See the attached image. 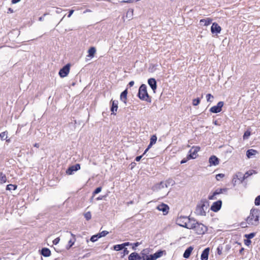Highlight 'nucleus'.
<instances>
[{
    "label": "nucleus",
    "instance_id": "nucleus-1",
    "mask_svg": "<svg viewBox=\"0 0 260 260\" xmlns=\"http://www.w3.org/2000/svg\"><path fill=\"white\" fill-rule=\"evenodd\" d=\"M259 211L257 209L252 208L246 219V222L249 225H257L259 223Z\"/></svg>",
    "mask_w": 260,
    "mask_h": 260
},
{
    "label": "nucleus",
    "instance_id": "nucleus-2",
    "mask_svg": "<svg viewBox=\"0 0 260 260\" xmlns=\"http://www.w3.org/2000/svg\"><path fill=\"white\" fill-rule=\"evenodd\" d=\"M188 229H193L198 235L204 234L207 231V228L203 224L199 223L194 219H192L191 224L188 225Z\"/></svg>",
    "mask_w": 260,
    "mask_h": 260
},
{
    "label": "nucleus",
    "instance_id": "nucleus-3",
    "mask_svg": "<svg viewBox=\"0 0 260 260\" xmlns=\"http://www.w3.org/2000/svg\"><path fill=\"white\" fill-rule=\"evenodd\" d=\"M148 251L147 249H144L141 253L142 258H144L145 260H156L162 255V251H159L153 254L150 255L147 254Z\"/></svg>",
    "mask_w": 260,
    "mask_h": 260
},
{
    "label": "nucleus",
    "instance_id": "nucleus-4",
    "mask_svg": "<svg viewBox=\"0 0 260 260\" xmlns=\"http://www.w3.org/2000/svg\"><path fill=\"white\" fill-rule=\"evenodd\" d=\"M193 219L186 216H179L176 219V223L182 227L188 229V225L191 224Z\"/></svg>",
    "mask_w": 260,
    "mask_h": 260
},
{
    "label": "nucleus",
    "instance_id": "nucleus-5",
    "mask_svg": "<svg viewBox=\"0 0 260 260\" xmlns=\"http://www.w3.org/2000/svg\"><path fill=\"white\" fill-rule=\"evenodd\" d=\"M138 96L139 98L143 101L150 102L148 94L147 91L146 86L142 84L139 88Z\"/></svg>",
    "mask_w": 260,
    "mask_h": 260
},
{
    "label": "nucleus",
    "instance_id": "nucleus-6",
    "mask_svg": "<svg viewBox=\"0 0 260 260\" xmlns=\"http://www.w3.org/2000/svg\"><path fill=\"white\" fill-rule=\"evenodd\" d=\"M70 70V64H67L61 69L59 72V75L60 77L64 78L69 74Z\"/></svg>",
    "mask_w": 260,
    "mask_h": 260
},
{
    "label": "nucleus",
    "instance_id": "nucleus-7",
    "mask_svg": "<svg viewBox=\"0 0 260 260\" xmlns=\"http://www.w3.org/2000/svg\"><path fill=\"white\" fill-rule=\"evenodd\" d=\"M200 150V147L198 146L192 147L189 151L188 158L195 159L197 156V153Z\"/></svg>",
    "mask_w": 260,
    "mask_h": 260
},
{
    "label": "nucleus",
    "instance_id": "nucleus-8",
    "mask_svg": "<svg viewBox=\"0 0 260 260\" xmlns=\"http://www.w3.org/2000/svg\"><path fill=\"white\" fill-rule=\"evenodd\" d=\"M224 103L223 102H219L216 106H213L210 109V111L213 113L220 112L222 110Z\"/></svg>",
    "mask_w": 260,
    "mask_h": 260
},
{
    "label": "nucleus",
    "instance_id": "nucleus-9",
    "mask_svg": "<svg viewBox=\"0 0 260 260\" xmlns=\"http://www.w3.org/2000/svg\"><path fill=\"white\" fill-rule=\"evenodd\" d=\"M228 190V189L226 188H217L215 190V191L213 193V194L211 196H209L208 197V199L210 200H215V198L214 197L216 195L226 192Z\"/></svg>",
    "mask_w": 260,
    "mask_h": 260
},
{
    "label": "nucleus",
    "instance_id": "nucleus-10",
    "mask_svg": "<svg viewBox=\"0 0 260 260\" xmlns=\"http://www.w3.org/2000/svg\"><path fill=\"white\" fill-rule=\"evenodd\" d=\"M205 205L203 204H199L197 206L196 213L198 215L204 216L206 214V212L204 210Z\"/></svg>",
    "mask_w": 260,
    "mask_h": 260
},
{
    "label": "nucleus",
    "instance_id": "nucleus-11",
    "mask_svg": "<svg viewBox=\"0 0 260 260\" xmlns=\"http://www.w3.org/2000/svg\"><path fill=\"white\" fill-rule=\"evenodd\" d=\"M156 209L159 211H162L164 215H166L169 212V207L167 205L162 203L158 205Z\"/></svg>",
    "mask_w": 260,
    "mask_h": 260
},
{
    "label": "nucleus",
    "instance_id": "nucleus-12",
    "mask_svg": "<svg viewBox=\"0 0 260 260\" xmlns=\"http://www.w3.org/2000/svg\"><path fill=\"white\" fill-rule=\"evenodd\" d=\"M80 169L79 164H76L75 165L72 166L67 169L66 173L68 175H72L74 172L77 171Z\"/></svg>",
    "mask_w": 260,
    "mask_h": 260
},
{
    "label": "nucleus",
    "instance_id": "nucleus-13",
    "mask_svg": "<svg viewBox=\"0 0 260 260\" xmlns=\"http://www.w3.org/2000/svg\"><path fill=\"white\" fill-rule=\"evenodd\" d=\"M221 201H218L213 203L211 207V209L214 212H217L220 210L221 207Z\"/></svg>",
    "mask_w": 260,
    "mask_h": 260
},
{
    "label": "nucleus",
    "instance_id": "nucleus-14",
    "mask_svg": "<svg viewBox=\"0 0 260 260\" xmlns=\"http://www.w3.org/2000/svg\"><path fill=\"white\" fill-rule=\"evenodd\" d=\"M221 30V27L216 23L214 22L212 24L211 27V31L212 34H219Z\"/></svg>",
    "mask_w": 260,
    "mask_h": 260
},
{
    "label": "nucleus",
    "instance_id": "nucleus-15",
    "mask_svg": "<svg viewBox=\"0 0 260 260\" xmlns=\"http://www.w3.org/2000/svg\"><path fill=\"white\" fill-rule=\"evenodd\" d=\"M110 103L112 104V107L111 108V111L112 112V114L114 115H116V113L115 112H116L118 109V101H114L113 100H111Z\"/></svg>",
    "mask_w": 260,
    "mask_h": 260
},
{
    "label": "nucleus",
    "instance_id": "nucleus-16",
    "mask_svg": "<svg viewBox=\"0 0 260 260\" xmlns=\"http://www.w3.org/2000/svg\"><path fill=\"white\" fill-rule=\"evenodd\" d=\"M210 166H216L219 164V159L215 155L211 156L209 160Z\"/></svg>",
    "mask_w": 260,
    "mask_h": 260
},
{
    "label": "nucleus",
    "instance_id": "nucleus-17",
    "mask_svg": "<svg viewBox=\"0 0 260 260\" xmlns=\"http://www.w3.org/2000/svg\"><path fill=\"white\" fill-rule=\"evenodd\" d=\"M149 85L151 87L152 89L155 92V90L156 89V82L154 78H150L148 81Z\"/></svg>",
    "mask_w": 260,
    "mask_h": 260
},
{
    "label": "nucleus",
    "instance_id": "nucleus-18",
    "mask_svg": "<svg viewBox=\"0 0 260 260\" xmlns=\"http://www.w3.org/2000/svg\"><path fill=\"white\" fill-rule=\"evenodd\" d=\"M210 248H206L204 250L201 254V260H208V256L209 254Z\"/></svg>",
    "mask_w": 260,
    "mask_h": 260
},
{
    "label": "nucleus",
    "instance_id": "nucleus-19",
    "mask_svg": "<svg viewBox=\"0 0 260 260\" xmlns=\"http://www.w3.org/2000/svg\"><path fill=\"white\" fill-rule=\"evenodd\" d=\"M212 21V19L210 18H206L205 19H203L200 20V23L201 25L203 26H208L211 23Z\"/></svg>",
    "mask_w": 260,
    "mask_h": 260
},
{
    "label": "nucleus",
    "instance_id": "nucleus-20",
    "mask_svg": "<svg viewBox=\"0 0 260 260\" xmlns=\"http://www.w3.org/2000/svg\"><path fill=\"white\" fill-rule=\"evenodd\" d=\"M258 153V152L254 149H249L246 152V156L248 158L253 157L254 155Z\"/></svg>",
    "mask_w": 260,
    "mask_h": 260
},
{
    "label": "nucleus",
    "instance_id": "nucleus-21",
    "mask_svg": "<svg viewBox=\"0 0 260 260\" xmlns=\"http://www.w3.org/2000/svg\"><path fill=\"white\" fill-rule=\"evenodd\" d=\"M142 258V256H140L136 252L132 253L128 256V260H140Z\"/></svg>",
    "mask_w": 260,
    "mask_h": 260
},
{
    "label": "nucleus",
    "instance_id": "nucleus-22",
    "mask_svg": "<svg viewBox=\"0 0 260 260\" xmlns=\"http://www.w3.org/2000/svg\"><path fill=\"white\" fill-rule=\"evenodd\" d=\"M127 94V89H125L120 94V100L125 104H126Z\"/></svg>",
    "mask_w": 260,
    "mask_h": 260
},
{
    "label": "nucleus",
    "instance_id": "nucleus-23",
    "mask_svg": "<svg viewBox=\"0 0 260 260\" xmlns=\"http://www.w3.org/2000/svg\"><path fill=\"white\" fill-rule=\"evenodd\" d=\"M193 250V247H192L191 246H190L188 248H187L184 254H183V257H185V258H188L189 256H190V255L192 252Z\"/></svg>",
    "mask_w": 260,
    "mask_h": 260
},
{
    "label": "nucleus",
    "instance_id": "nucleus-24",
    "mask_svg": "<svg viewBox=\"0 0 260 260\" xmlns=\"http://www.w3.org/2000/svg\"><path fill=\"white\" fill-rule=\"evenodd\" d=\"M167 185L166 184V183L163 182H160L159 184L156 185L155 186V188L154 189V190H155V189H163V188H167Z\"/></svg>",
    "mask_w": 260,
    "mask_h": 260
},
{
    "label": "nucleus",
    "instance_id": "nucleus-25",
    "mask_svg": "<svg viewBox=\"0 0 260 260\" xmlns=\"http://www.w3.org/2000/svg\"><path fill=\"white\" fill-rule=\"evenodd\" d=\"M134 11L133 9H129L126 14L125 17L128 20H131L133 18Z\"/></svg>",
    "mask_w": 260,
    "mask_h": 260
},
{
    "label": "nucleus",
    "instance_id": "nucleus-26",
    "mask_svg": "<svg viewBox=\"0 0 260 260\" xmlns=\"http://www.w3.org/2000/svg\"><path fill=\"white\" fill-rule=\"evenodd\" d=\"M42 254L44 256L47 257L50 255L51 252L48 248H43L42 250Z\"/></svg>",
    "mask_w": 260,
    "mask_h": 260
},
{
    "label": "nucleus",
    "instance_id": "nucleus-27",
    "mask_svg": "<svg viewBox=\"0 0 260 260\" xmlns=\"http://www.w3.org/2000/svg\"><path fill=\"white\" fill-rule=\"evenodd\" d=\"M157 140V137L155 135H153L150 139V142L148 145V148H150L153 144H154Z\"/></svg>",
    "mask_w": 260,
    "mask_h": 260
},
{
    "label": "nucleus",
    "instance_id": "nucleus-28",
    "mask_svg": "<svg viewBox=\"0 0 260 260\" xmlns=\"http://www.w3.org/2000/svg\"><path fill=\"white\" fill-rule=\"evenodd\" d=\"M96 52V49L94 47H91L88 51V56L93 57Z\"/></svg>",
    "mask_w": 260,
    "mask_h": 260
},
{
    "label": "nucleus",
    "instance_id": "nucleus-29",
    "mask_svg": "<svg viewBox=\"0 0 260 260\" xmlns=\"http://www.w3.org/2000/svg\"><path fill=\"white\" fill-rule=\"evenodd\" d=\"M7 181V177L3 173L0 174V182L1 183H6Z\"/></svg>",
    "mask_w": 260,
    "mask_h": 260
},
{
    "label": "nucleus",
    "instance_id": "nucleus-30",
    "mask_svg": "<svg viewBox=\"0 0 260 260\" xmlns=\"http://www.w3.org/2000/svg\"><path fill=\"white\" fill-rule=\"evenodd\" d=\"M123 249L122 244H117L113 246V249L115 251H119Z\"/></svg>",
    "mask_w": 260,
    "mask_h": 260
},
{
    "label": "nucleus",
    "instance_id": "nucleus-31",
    "mask_svg": "<svg viewBox=\"0 0 260 260\" xmlns=\"http://www.w3.org/2000/svg\"><path fill=\"white\" fill-rule=\"evenodd\" d=\"M17 186L13 184H9L7 186V190H14L16 189Z\"/></svg>",
    "mask_w": 260,
    "mask_h": 260
},
{
    "label": "nucleus",
    "instance_id": "nucleus-32",
    "mask_svg": "<svg viewBox=\"0 0 260 260\" xmlns=\"http://www.w3.org/2000/svg\"><path fill=\"white\" fill-rule=\"evenodd\" d=\"M206 99L207 102L211 103L213 101L214 96L210 93H208L206 95Z\"/></svg>",
    "mask_w": 260,
    "mask_h": 260
},
{
    "label": "nucleus",
    "instance_id": "nucleus-33",
    "mask_svg": "<svg viewBox=\"0 0 260 260\" xmlns=\"http://www.w3.org/2000/svg\"><path fill=\"white\" fill-rule=\"evenodd\" d=\"M76 241V239H73V240H70L69 242H68V246L67 247V248L68 249H69V248H70L75 243Z\"/></svg>",
    "mask_w": 260,
    "mask_h": 260
},
{
    "label": "nucleus",
    "instance_id": "nucleus-34",
    "mask_svg": "<svg viewBox=\"0 0 260 260\" xmlns=\"http://www.w3.org/2000/svg\"><path fill=\"white\" fill-rule=\"evenodd\" d=\"M99 234L92 236L90 238V241H92V242L96 241L98 240V239L100 238L99 237Z\"/></svg>",
    "mask_w": 260,
    "mask_h": 260
},
{
    "label": "nucleus",
    "instance_id": "nucleus-35",
    "mask_svg": "<svg viewBox=\"0 0 260 260\" xmlns=\"http://www.w3.org/2000/svg\"><path fill=\"white\" fill-rule=\"evenodd\" d=\"M84 217L86 220H89L91 218V214L90 212H87L84 214Z\"/></svg>",
    "mask_w": 260,
    "mask_h": 260
},
{
    "label": "nucleus",
    "instance_id": "nucleus-36",
    "mask_svg": "<svg viewBox=\"0 0 260 260\" xmlns=\"http://www.w3.org/2000/svg\"><path fill=\"white\" fill-rule=\"evenodd\" d=\"M255 235V234L254 233H250L249 234H246L245 235V237H246L247 239H251L253 238Z\"/></svg>",
    "mask_w": 260,
    "mask_h": 260
},
{
    "label": "nucleus",
    "instance_id": "nucleus-37",
    "mask_svg": "<svg viewBox=\"0 0 260 260\" xmlns=\"http://www.w3.org/2000/svg\"><path fill=\"white\" fill-rule=\"evenodd\" d=\"M200 99L199 98L194 99L192 101V104L193 106H197L200 104Z\"/></svg>",
    "mask_w": 260,
    "mask_h": 260
},
{
    "label": "nucleus",
    "instance_id": "nucleus-38",
    "mask_svg": "<svg viewBox=\"0 0 260 260\" xmlns=\"http://www.w3.org/2000/svg\"><path fill=\"white\" fill-rule=\"evenodd\" d=\"M109 233V232L108 231H102V232H101L100 233H99V237H104L105 236H106Z\"/></svg>",
    "mask_w": 260,
    "mask_h": 260
},
{
    "label": "nucleus",
    "instance_id": "nucleus-39",
    "mask_svg": "<svg viewBox=\"0 0 260 260\" xmlns=\"http://www.w3.org/2000/svg\"><path fill=\"white\" fill-rule=\"evenodd\" d=\"M254 204L256 206H258L260 205V196L256 198L254 201Z\"/></svg>",
    "mask_w": 260,
    "mask_h": 260
},
{
    "label": "nucleus",
    "instance_id": "nucleus-40",
    "mask_svg": "<svg viewBox=\"0 0 260 260\" xmlns=\"http://www.w3.org/2000/svg\"><path fill=\"white\" fill-rule=\"evenodd\" d=\"M250 135V132L249 131H246L245 132L244 135H243V139H247L249 136Z\"/></svg>",
    "mask_w": 260,
    "mask_h": 260
},
{
    "label": "nucleus",
    "instance_id": "nucleus-41",
    "mask_svg": "<svg viewBox=\"0 0 260 260\" xmlns=\"http://www.w3.org/2000/svg\"><path fill=\"white\" fill-rule=\"evenodd\" d=\"M224 175L223 174H218L216 175V179L217 180L219 181L220 178H223Z\"/></svg>",
    "mask_w": 260,
    "mask_h": 260
},
{
    "label": "nucleus",
    "instance_id": "nucleus-42",
    "mask_svg": "<svg viewBox=\"0 0 260 260\" xmlns=\"http://www.w3.org/2000/svg\"><path fill=\"white\" fill-rule=\"evenodd\" d=\"M252 174V171H250L247 172L244 176V179L247 178L248 176L251 175Z\"/></svg>",
    "mask_w": 260,
    "mask_h": 260
},
{
    "label": "nucleus",
    "instance_id": "nucleus-43",
    "mask_svg": "<svg viewBox=\"0 0 260 260\" xmlns=\"http://www.w3.org/2000/svg\"><path fill=\"white\" fill-rule=\"evenodd\" d=\"M101 190H102V187H99L96 188V189L94 191V192L93 193V195L100 193L101 191Z\"/></svg>",
    "mask_w": 260,
    "mask_h": 260
},
{
    "label": "nucleus",
    "instance_id": "nucleus-44",
    "mask_svg": "<svg viewBox=\"0 0 260 260\" xmlns=\"http://www.w3.org/2000/svg\"><path fill=\"white\" fill-rule=\"evenodd\" d=\"M251 243V241L250 240V239H247L246 240H244V244L246 245V246H249Z\"/></svg>",
    "mask_w": 260,
    "mask_h": 260
},
{
    "label": "nucleus",
    "instance_id": "nucleus-45",
    "mask_svg": "<svg viewBox=\"0 0 260 260\" xmlns=\"http://www.w3.org/2000/svg\"><path fill=\"white\" fill-rule=\"evenodd\" d=\"M190 159V158H188V156L187 155V156L186 157V158H183L181 161V164H184V163H185L188 160Z\"/></svg>",
    "mask_w": 260,
    "mask_h": 260
},
{
    "label": "nucleus",
    "instance_id": "nucleus-46",
    "mask_svg": "<svg viewBox=\"0 0 260 260\" xmlns=\"http://www.w3.org/2000/svg\"><path fill=\"white\" fill-rule=\"evenodd\" d=\"M60 241L59 238H57L53 241V244L54 245L57 244Z\"/></svg>",
    "mask_w": 260,
    "mask_h": 260
},
{
    "label": "nucleus",
    "instance_id": "nucleus-47",
    "mask_svg": "<svg viewBox=\"0 0 260 260\" xmlns=\"http://www.w3.org/2000/svg\"><path fill=\"white\" fill-rule=\"evenodd\" d=\"M139 245H140V243L139 242H136V243L133 244V247H132L133 249V250H135L136 247L137 246H138Z\"/></svg>",
    "mask_w": 260,
    "mask_h": 260
},
{
    "label": "nucleus",
    "instance_id": "nucleus-48",
    "mask_svg": "<svg viewBox=\"0 0 260 260\" xmlns=\"http://www.w3.org/2000/svg\"><path fill=\"white\" fill-rule=\"evenodd\" d=\"M217 253L219 255H221L222 254V248L218 247L217 249Z\"/></svg>",
    "mask_w": 260,
    "mask_h": 260
},
{
    "label": "nucleus",
    "instance_id": "nucleus-49",
    "mask_svg": "<svg viewBox=\"0 0 260 260\" xmlns=\"http://www.w3.org/2000/svg\"><path fill=\"white\" fill-rule=\"evenodd\" d=\"M128 253H129V251L127 250V249L126 248H123L124 255L128 254Z\"/></svg>",
    "mask_w": 260,
    "mask_h": 260
},
{
    "label": "nucleus",
    "instance_id": "nucleus-50",
    "mask_svg": "<svg viewBox=\"0 0 260 260\" xmlns=\"http://www.w3.org/2000/svg\"><path fill=\"white\" fill-rule=\"evenodd\" d=\"M122 244L123 248H125V247L126 246L131 245V244L128 242L122 243Z\"/></svg>",
    "mask_w": 260,
    "mask_h": 260
},
{
    "label": "nucleus",
    "instance_id": "nucleus-51",
    "mask_svg": "<svg viewBox=\"0 0 260 260\" xmlns=\"http://www.w3.org/2000/svg\"><path fill=\"white\" fill-rule=\"evenodd\" d=\"M73 13H74V10H71L70 11V12H69V14L68 17L69 18H70L71 16V15L73 14Z\"/></svg>",
    "mask_w": 260,
    "mask_h": 260
},
{
    "label": "nucleus",
    "instance_id": "nucleus-52",
    "mask_svg": "<svg viewBox=\"0 0 260 260\" xmlns=\"http://www.w3.org/2000/svg\"><path fill=\"white\" fill-rule=\"evenodd\" d=\"M142 157V155H141V156H137L136 157L135 160L137 161H139L141 160V158Z\"/></svg>",
    "mask_w": 260,
    "mask_h": 260
},
{
    "label": "nucleus",
    "instance_id": "nucleus-53",
    "mask_svg": "<svg viewBox=\"0 0 260 260\" xmlns=\"http://www.w3.org/2000/svg\"><path fill=\"white\" fill-rule=\"evenodd\" d=\"M21 0H12V3L13 4L19 3Z\"/></svg>",
    "mask_w": 260,
    "mask_h": 260
},
{
    "label": "nucleus",
    "instance_id": "nucleus-54",
    "mask_svg": "<svg viewBox=\"0 0 260 260\" xmlns=\"http://www.w3.org/2000/svg\"><path fill=\"white\" fill-rule=\"evenodd\" d=\"M134 82L133 81H132L129 82L128 85L130 87H132L134 85Z\"/></svg>",
    "mask_w": 260,
    "mask_h": 260
},
{
    "label": "nucleus",
    "instance_id": "nucleus-55",
    "mask_svg": "<svg viewBox=\"0 0 260 260\" xmlns=\"http://www.w3.org/2000/svg\"><path fill=\"white\" fill-rule=\"evenodd\" d=\"M0 135H1L0 137H2V138H3L6 136L5 132L3 133L2 134H0Z\"/></svg>",
    "mask_w": 260,
    "mask_h": 260
},
{
    "label": "nucleus",
    "instance_id": "nucleus-56",
    "mask_svg": "<svg viewBox=\"0 0 260 260\" xmlns=\"http://www.w3.org/2000/svg\"><path fill=\"white\" fill-rule=\"evenodd\" d=\"M34 146L36 147H37V148H39V144L38 143H35L34 145Z\"/></svg>",
    "mask_w": 260,
    "mask_h": 260
},
{
    "label": "nucleus",
    "instance_id": "nucleus-57",
    "mask_svg": "<svg viewBox=\"0 0 260 260\" xmlns=\"http://www.w3.org/2000/svg\"><path fill=\"white\" fill-rule=\"evenodd\" d=\"M61 10L60 9H58V10L56 11V12L57 13H60Z\"/></svg>",
    "mask_w": 260,
    "mask_h": 260
},
{
    "label": "nucleus",
    "instance_id": "nucleus-58",
    "mask_svg": "<svg viewBox=\"0 0 260 260\" xmlns=\"http://www.w3.org/2000/svg\"><path fill=\"white\" fill-rule=\"evenodd\" d=\"M71 236L73 237V239H75V235H74L73 233H70Z\"/></svg>",
    "mask_w": 260,
    "mask_h": 260
},
{
    "label": "nucleus",
    "instance_id": "nucleus-59",
    "mask_svg": "<svg viewBox=\"0 0 260 260\" xmlns=\"http://www.w3.org/2000/svg\"><path fill=\"white\" fill-rule=\"evenodd\" d=\"M149 149V148H148H148H147L145 150L144 154H145V153H146V152H147V151L148 150V149Z\"/></svg>",
    "mask_w": 260,
    "mask_h": 260
},
{
    "label": "nucleus",
    "instance_id": "nucleus-60",
    "mask_svg": "<svg viewBox=\"0 0 260 260\" xmlns=\"http://www.w3.org/2000/svg\"><path fill=\"white\" fill-rule=\"evenodd\" d=\"M43 19H43V17H40V18H39V20H40V21H43Z\"/></svg>",
    "mask_w": 260,
    "mask_h": 260
},
{
    "label": "nucleus",
    "instance_id": "nucleus-61",
    "mask_svg": "<svg viewBox=\"0 0 260 260\" xmlns=\"http://www.w3.org/2000/svg\"><path fill=\"white\" fill-rule=\"evenodd\" d=\"M87 12H90L89 10H86L84 13Z\"/></svg>",
    "mask_w": 260,
    "mask_h": 260
},
{
    "label": "nucleus",
    "instance_id": "nucleus-62",
    "mask_svg": "<svg viewBox=\"0 0 260 260\" xmlns=\"http://www.w3.org/2000/svg\"><path fill=\"white\" fill-rule=\"evenodd\" d=\"M97 199H98V200H101V199H102V198H100V197H99Z\"/></svg>",
    "mask_w": 260,
    "mask_h": 260
},
{
    "label": "nucleus",
    "instance_id": "nucleus-63",
    "mask_svg": "<svg viewBox=\"0 0 260 260\" xmlns=\"http://www.w3.org/2000/svg\"><path fill=\"white\" fill-rule=\"evenodd\" d=\"M9 10L10 11L13 12V11H12V10H11V8H10V9H9Z\"/></svg>",
    "mask_w": 260,
    "mask_h": 260
},
{
    "label": "nucleus",
    "instance_id": "nucleus-64",
    "mask_svg": "<svg viewBox=\"0 0 260 260\" xmlns=\"http://www.w3.org/2000/svg\"><path fill=\"white\" fill-rule=\"evenodd\" d=\"M141 259H142V260H145L144 258H141Z\"/></svg>",
    "mask_w": 260,
    "mask_h": 260
}]
</instances>
